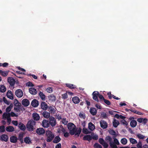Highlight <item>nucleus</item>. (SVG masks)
<instances>
[{
	"instance_id": "1",
	"label": "nucleus",
	"mask_w": 148,
	"mask_h": 148,
	"mask_svg": "<svg viewBox=\"0 0 148 148\" xmlns=\"http://www.w3.org/2000/svg\"><path fill=\"white\" fill-rule=\"evenodd\" d=\"M67 127L69 130L70 134L71 135L75 134L78 137L82 131V129L80 128H79L78 130V128L76 127V126L71 123H69L68 124Z\"/></svg>"
},
{
	"instance_id": "2",
	"label": "nucleus",
	"mask_w": 148,
	"mask_h": 148,
	"mask_svg": "<svg viewBox=\"0 0 148 148\" xmlns=\"http://www.w3.org/2000/svg\"><path fill=\"white\" fill-rule=\"evenodd\" d=\"M36 122L33 120L28 121V131L33 133L36 129Z\"/></svg>"
},
{
	"instance_id": "3",
	"label": "nucleus",
	"mask_w": 148,
	"mask_h": 148,
	"mask_svg": "<svg viewBox=\"0 0 148 148\" xmlns=\"http://www.w3.org/2000/svg\"><path fill=\"white\" fill-rule=\"evenodd\" d=\"M45 134L47 137L46 141L48 142H51L55 137L54 134L50 130L47 131Z\"/></svg>"
},
{
	"instance_id": "4",
	"label": "nucleus",
	"mask_w": 148,
	"mask_h": 148,
	"mask_svg": "<svg viewBox=\"0 0 148 148\" xmlns=\"http://www.w3.org/2000/svg\"><path fill=\"white\" fill-rule=\"evenodd\" d=\"M105 140L107 142H109L110 145L112 148H117L116 145L114 144L112 141V138L110 136H106Z\"/></svg>"
},
{
	"instance_id": "5",
	"label": "nucleus",
	"mask_w": 148,
	"mask_h": 148,
	"mask_svg": "<svg viewBox=\"0 0 148 148\" xmlns=\"http://www.w3.org/2000/svg\"><path fill=\"white\" fill-rule=\"evenodd\" d=\"M49 125L50 124L53 127L55 126L56 123L55 118L53 116H51L49 118Z\"/></svg>"
},
{
	"instance_id": "6",
	"label": "nucleus",
	"mask_w": 148,
	"mask_h": 148,
	"mask_svg": "<svg viewBox=\"0 0 148 148\" xmlns=\"http://www.w3.org/2000/svg\"><path fill=\"white\" fill-rule=\"evenodd\" d=\"M99 142L103 146L104 148H108V145L103 138H100L99 139Z\"/></svg>"
},
{
	"instance_id": "7",
	"label": "nucleus",
	"mask_w": 148,
	"mask_h": 148,
	"mask_svg": "<svg viewBox=\"0 0 148 148\" xmlns=\"http://www.w3.org/2000/svg\"><path fill=\"white\" fill-rule=\"evenodd\" d=\"M99 95V92L98 91H94L92 93L93 96L92 98L95 101L98 102L99 100H98V97Z\"/></svg>"
},
{
	"instance_id": "8",
	"label": "nucleus",
	"mask_w": 148,
	"mask_h": 148,
	"mask_svg": "<svg viewBox=\"0 0 148 148\" xmlns=\"http://www.w3.org/2000/svg\"><path fill=\"white\" fill-rule=\"evenodd\" d=\"M101 127L103 129L106 128L108 126L107 123L105 121L101 120L100 121Z\"/></svg>"
},
{
	"instance_id": "9",
	"label": "nucleus",
	"mask_w": 148,
	"mask_h": 148,
	"mask_svg": "<svg viewBox=\"0 0 148 148\" xmlns=\"http://www.w3.org/2000/svg\"><path fill=\"white\" fill-rule=\"evenodd\" d=\"M36 133L39 135H43L45 133V130L43 128L40 127L37 129Z\"/></svg>"
},
{
	"instance_id": "10",
	"label": "nucleus",
	"mask_w": 148,
	"mask_h": 148,
	"mask_svg": "<svg viewBox=\"0 0 148 148\" xmlns=\"http://www.w3.org/2000/svg\"><path fill=\"white\" fill-rule=\"evenodd\" d=\"M8 137L7 135L3 134L1 135L0 137V139L2 141H4L7 142L8 140Z\"/></svg>"
},
{
	"instance_id": "11",
	"label": "nucleus",
	"mask_w": 148,
	"mask_h": 148,
	"mask_svg": "<svg viewBox=\"0 0 148 148\" xmlns=\"http://www.w3.org/2000/svg\"><path fill=\"white\" fill-rule=\"evenodd\" d=\"M40 107L42 110L45 111L48 108V106L47 104L44 101L41 102Z\"/></svg>"
},
{
	"instance_id": "12",
	"label": "nucleus",
	"mask_w": 148,
	"mask_h": 148,
	"mask_svg": "<svg viewBox=\"0 0 148 148\" xmlns=\"http://www.w3.org/2000/svg\"><path fill=\"white\" fill-rule=\"evenodd\" d=\"M15 94L17 97L20 98L23 96V93L21 89H18L16 91Z\"/></svg>"
},
{
	"instance_id": "13",
	"label": "nucleus",
	"mask_w": 148,
	"mask_h": 148,
	"mask_svg": "<svg viewBox=\"0 0 148 148\" xmlns=\"http://www.w3.org/2000/svg\"><path fill=\"white\" fill-rule=\"evenodd\" d=\"M42 126L45 127H48L49 126V120L44 119L42 122Z\"/></svg>"
},
{
	"instance_id": "14",
	"label": "nucleus",
	"mask_w": 148,
	"mask_h": 148,
	"mask_svg": "<svg viewBox=\"0 0 148 148\" xmlns=\"http://www.w3.org/2000/svg\"><path fill=\"white\" fill-rule=\"evenodd\" d=\"M137 121L139 123H142L144 125H145L148 121V120L146 118H138Z\"/></svg>"
},
{
	"instance_id": "15",
	"label": "nucleus",
	"mask_w": 148,
	"mask_h": 148,
	"mask_svg": "<svg viewBox=\"0 0 148 148\" xmlns=\"http://www.w3.org/2000/svg\"><path fill=\"white\" fill-rule=\"evenodd\" d=\"M8 83L11 86H13L15 83V80L12 77H9L8 78Z\"/></svg>"
},
{
	"instance_id": "16",
	"label": "nucleus",
	"mask_w": 148,
	"mask_h": 148,
	"mask_svg": "<svg viewBox=\"0 0 148 148\" xmlns=\"http://www.w3.org/2000/svg\"><path fill=\"white\" fill-rule=\"evenodd\" d=\"M31 104L33 107H36L39 105V102L37 99H34L32 101Z\"/></svg>"
},
{
	"instance_id": "17",
	"label": "nucleus",
	"mask_w": 148,
	"mask_h": 148,
	"mask_svg": "<svg viewBox=\"0 0 148 148\" xmlns=\"http://www.w3.org/2000/svg\"><path fill=\"white\" fill-rule=\"evenodd\" d=\"M32 118L35 121H38L40 119V116L39 115L36 113H34L32 114Z\"/></svg>"
},
{
	"instance_id": "18",
	"label": "nucleus",
	"mask_w": 148,
	"mask_h": 148,
	"mask_svg": "<svg viewBox=\"0 0 148 148\" xmlns=\"http://www.w3.org/2000/svg\"><path fill=\"white\" fill-rule=\"evenodd\" d=\"M92 139V136L90 135H85L83 138V140H84L90 141Z\"/></svg>"
},
{
	"instance_id": "19",
	"label": "nucleus",
	"mask_w": 148,
	"mask_h": 148,
	"mask_svg": "<svg viewBox=\"0 0 148 148\" xmlns=\"http://www.w3.org/2000/svg\"><path fill=\"white\" fill-rule=\"evenodd\" d=\"M42 115L45 118L48 119L50 116V113L49 112L46 111H44L42 113Z\"/></svg>"
},
{
	"instance_id": "20",
	"label": "nucleus",
	"mask_w": 148,
	"mask_h": 148,
	"mask_svg": "<svg viewBox=\"0 0 148 148\" xmlns=\"http://www.w3.org/2000/svg\"><path fill=\"white\" fill-rule=\"evenodd\" d=\"M38 95L42 100L45 101V100L46 96L42 92L40 91L38 93Z\"/></svg>"
},
{
	"instance_id": "21",
	"label": "nucleus",
	"mask_w": 148,
	"mask_h": 148,
	"mask_svg": "<svg viewBox=\"0 0 148 148\" xmlns=\"http://www.w3.org/2000/svg\"><path fill=\"white\" fill-rule=\"evenodd\" d=\"M54 139L53 140V143H57L60 142L61 140L59 136H56L54 137Z\"/></svg>"
},
{
	"instance_id": "22",
	"label": "nucleus",
	"mask_w": 148,
	"mask_h": 148,
	"mask_svg": "<svg viewBox=\"0 0 148 148\" xmlns=\"http://www.w3.org/2000/svg\"><path fill=\"white\" fill-rule=\"evenodd\" d=\"M90 114L93 116L95 115L97 113L96 109L94 108H90Z\"/></svg>"
},
{
	"instance_id": "23",
	"label": "nucleus",
	"mask_w": 148,
	"mask_h": 148,
	"mask_svg": "<svg viewBox=\"0 0 148 148\" xmlns=\"http://www.w3.org/2000/svg\"><path fill=\"white\" fill-rule=\"evenodd\" d=\"M29 92L32 95H35L37 93L36 89L34 88H31L29 89Z\"/></svg>"
},
{
	"instance_id": "24",
	"label": "nucleus",
	"mask_w": 148,
	"mask_h": 148,
	"mask_svg": "<svg viewBox=\"0 0 148 148\" xmlns=\"http://www.w3.org/2000/svg\"><path fill=\"white\" fill-rule=\"evenodd\" d=\"M5 130L8 132H13L14 131V128L12 126H9L5 128Z\"/></svg>"
},
{
	"instance_id": "25",
	"label": "nucleus",
	"mask_w": 148,
	"mask_h": 148,
	"mask_svg": "<svg viewBox=\"0 0 148 148\" xmlns=\"http://www.w3.org/2000/svg\"><path fill=\"white\" fill-rule=\"evenodd\" d=\"M7 96L11 99H14L13 96L12 92L11 91H8L7 93Z\"/></svg>"
},
{
	"instance_id": "26",
	"label": "nucleus",
	"mask_w": 148,
	"mask_h": 148,
	"mask_svg": "<svg viewBox=\"0 0 148 148\" xmlns=\"http://www.w3.org/2000/svg\"><path fill=\"white\" fill-rule=\"evenodd\" d=\"M72 100L73 102L75 104L78 103L80 101L79 98L77 96L73 97Z\"/></svg>"
},
{
	"instance_id": "27",
	"label": "nucleus",
	"mask_w": 148,
	"mask_h": 148,
	"mask_svg": "<svg viewBox=\"0 0 148 148\" xmlns=\"http://www.w3.org/2000/svg\"><path fill=\"white\" fill-rule=\"evenodd\" d=\"M48 110L51 113L55 114L56 112V110L55 109V108H53L51 106L48 107Z\"/></svg>"
},
{
	"instance_id": "28",
	"label": "nucleus",
	"mask_w": 148,
	"mask_h": 148,
	"mask_svg": "<svg viewBox=\"0 0 148 148\" xmlns=\"http://www.w3.org/2000/svg\"><path fill=\"white\" fill-rule=\"evenodd\" d=\"M137 125V122L135 120H132L131 121L130 125L132 127H134L136 126Z\"/></svg>"
},
{
	"instance_id": "29",
	"label": "nucleus",
	"mask_w": 148,
	"mask_h": 148,
	"mask_svg": "<svg viewBox=\"0 0 148 148\" xmlns=\"http://www.w3.org/2000/svg\"><path fill=\"white\" fill-rule=\"evenodd\" d=\"M9 117H10V113H7V112H4L2 115V119L5 120Z\"/></svg>"
},
{
	"instance_id": "30",
	"label": "nucleus",
	"mask_w": 148,
	"mask_h": 148,
	"mask_svg": "<svg viewBox=\"0 0 148 148\" xmlns=\"http://www.w3.org/2000/svg\"><path fill=\"white\" fill-rule=\"evenodd\" d=\"M17 140V138L14 136H12L10 138V141L12 143H16Z\"/></svg>"
},
{
	"instance_id": "31",
	"label": "nucleus",
	"mask_w": 148,
	"mask_h": 148,
	"mask_svg": "<svg viewBox=\"0 0 148 148\" xmlns=\"http://www.w3.org/2000/svg\"><path fill=\"white\" fill-rule=\"evenodd\" d=\"M88 128L91 130L92 131L95 128V126L91 122H90L88 123Z\"/></svg>"
},
{
	"instance_id": "32",
	"label": "nucleus",
	"mask_w": 148,
	"mask_h": 148,
	"mask_svg": "<svg viewBox=\"0 0 148 148\" xmlns=\"http://www.w3.org/2000/svg\"><path fill=\"white\" fill-rule=\"evenodd\" d=\"M18 127L20 129L23 131H24L25 130L26 127L25 125L22 123H20L18 125Z\"/></svg>"
},
{
	"instance_id": "33",
	"label": "nucleus",
	"mask_w": 148,
	"mask_h": 148,
	"mask_svg": "<svg viewBox=\"0 0 148 148\" xmlns=\"http://www.w3.org/2000/svg\"><path fill=\"white\" fill-rule=\"evenodd\" d=\"M109 133L111 135L114 136L113 137H116V132L115 131L112 129H110L108 131Z\"/></svg>"
},
{
	"instance_id": "34",
	"label": "nucleus",
	"mask_w": 148,
	"mask_h": 148,
	"mask_svg": "<svg viewBox=\"0 0 148 148\" xmlns=\"http://www.w3.org/2000/svg\"><path fill=\"white\" fill-rule=\"evenodd\" d=\"M119 124V122L118 121L116 120L115 119H114L113 122V125L114 127H116Z\"/></svg>"
},
{
	"instance_id": "35",
	"label": "nucleus",
	"mask_w": 148,
	"mask_h": 148,
	"mask_svg": "<svg viewBox=\"0 0 148 148\" xmlns=\"http://www.w3.org/2000/svg\"><path fill=\"white\" fill-rule=\"evenodd\" d=\"M48 99L49 100L52 101H55L56 100V97L55 96L53 95H51L48 97Z\"/></svg>"
},
{
	"instance_id": "36",
	"label": "nucleus",
	"mask_w": 148,
	"mask_h": 148,
	"mask_svg": "<svg viewBox=\"0 0 148 148\" xmlns=\"http://www.w3.org/2000/svg\"><path fill=\"white\" fill-rule=\"evenodd\" d=\"M22 103L24 106H28V99H23L22 101Z\"/></svg>"
},
{
	"instance_id": "37",
	"label": "nucleus",
	"mask_w": 148,
	"mask_h": 148,
	"mask_svg": "<svg viewBox=\"0 0 148 148\" xmlns=\"http://www.w3.org/2000/svg\"><path fill=\"white\" fill-rule=\"evenodd\" d=\"M24 134L23 133H20L19 135L18 138L19 140L21 142V143L23 142V138Z\"/></svg>"
},
{
	"instance_id": "38",
	"label": "nucleus",
	"mask_w": 148,
	"mask_h": 148,
	"mask_svg": "<svg viewBox=\"0 0 148 148\" xmlns=\"http://www.w3.org/2000/svg\"><path fill=\"white\" fill-rule=\"evenodd\" d=\"M66 86L71 89H74L76 88V86L73 84H66Z\"/></svg>"
},
{
	"instance_id": "39",
	"label": "nucleus",
	"mask_w": 148,
	"mask_h": 148,
	"mask_svg": "<svg viewBox=\"0 0 148 148\" xmlns=\"http://www.w3.org/2000/svg\"><path fill=\"white\" fill-rule=\"evenodd\" d=\"M6 90L5 87L3 85H0V92H5Z\"/></svg>"
},
{
	"instance_id": "40",
	"label": "nucleus",
	"mask_w": 148,
	"mask_h": 148,
	"mask_svg": "<svg viewBox=\"0 0 148 148\" xmlns=\"http://www.w3.org/2000/svg\"><path fill=\"white\" fill-rule=\"evenodd\" d=\"M14 104L15 106H20L21 105V103L16 99H15L14 100Z\"/></svg>"
},
{
	"instance_id": "41",
	"label": "nucleus",
	"mask_w": 148,
	"mask_h": 148,
	"mask_svg": "<svg viewBox=\"0 0 148 148\" xmlns=\"http://www.w3.org/2000/svg\"><path fill=\"white\" fill-rule=\"evenodd\" d=\"M13 107V105L12 104H11L10 106L8 107L6 110V112H10L12 109V108Z\"/></svg>"
},
{
	"instance_id": "42",
	"label": "nucleus",
	"mask_w": 148,
	"mask_h": 148,
	"mask_svg": "<svg viewBox=\"0 0 148 148\" xmlns=\"http://www.w3.org/2000/svg\"><path fill=\"white\" fill-rule=\"evenodd\" d=\"M129 140L130 142L133 144H135L137 143V142L136 140L133 138H130Z\"/></svg>"
},
{
	"instance_id": "43",
	"label": "nucleus",
	"mask_w": 148,
	"mask_h": 148,
	"mask_svg": "<svg viewBox=\"0 0 148 148\" xmlns=\"http://www.w3.org/2000/svg\"><path fill=\"white\" fill-rule=\"evenodd\" d=\"M121 142L122 144L124 145H125L127 143V140L126 138H123L121 140Z\"/></svg>"
},
{
	"instance_id": "44",
	"label": "nucleus",
	"mask_w": 148,
	"mask_h": 148,
	"mask_svg": "<svg viewBox=\"0 0 148 148\" xmlns=\"http://www.w3.org/2000/svg\"><path fill=\"white\" fill-rule=\"evenodd\" d=\"M130 111L133 112H134V113L136 114H137L141 115L142 114V113L138 111L135 110L134 109H131Z\"/></svg>"
},
{
	"instance_id": "45",
	"label": "nucleus",
	"mask_w": 148,
	"mask_h": 148,
	"mask_svg": "<svg viewBox=\"0 0 148 148\" xmlns=\"http://www.w3.org/2000/svg\"><path fill=\"white\" fill-rule=\"evenodd\" d=\"M82 132L84 133L85 134H87L90 133L89 131L87 129L85 128H84L83 129Z\"/></svg>"
},
{
	"instance_id": "46",
	"label": "nucleus",
	"mask_w": 148,
	"mask_h": 148,
	"mask_svg": "<svg viewBox=\"0 0 148 148\" xmlns=\"http://www.w3.org/2000/svg\"><path fill=\"white\" fill-rule=\"evenodd\" d=\"M136 136L139 139H144L145 136L141 134H138L136 135Z\"/></svg>"
},
{
	"instance_id": "47",
	"label": "nucleus",
	"mask_w": 148,
	"mask_h": 148,
	"mask_svg": "<svg viewBox=\"0 0 148 148\" xmlns=\"http://www.w3.org/2000/svg\"><path fill=\"white\" fill-rule=\"evenodd\" d=\"M94 146L95 148H102V146L97 143H95Z\"/></svg>"
},
{
	"instance_id": "48",
	"label": "nucleus",
	"mask_w": 148,
	"mask_h": 148,
	"mask_svg": "<svg viewBox=\"0 0 148 148\" xmlns=\"http://www.w3.org/2000/svg\"><path fill=\"white\" fill-rule=\"evenodd\" d=\"M8 72L7 71H2V74H1V75L3 76V77H5L8 74Z\"/></svg>"
},
{
	"instance_id": "49",
	"label": "nucleus",
	"mask_w": 148,
	"mask_h": 148,
	"mask_svg": "<svg viewBox=\"0 0 148 148\" xmlns=\"http://www.w3.org/2000/svg\"><path fill=\"white\" fill-rule=\"evenodd\" d=\"M116 137H113L114 139V144L119 145V143L117 139L115 138Z\"/></svg>"
},
{
	"instance_id": "50",
	"label": "nucleus",
	"mask_w": 148,
	"mask_h": 148,
	"mask_svg": "<svg viewBox=\"0 0 148 148\" xmlns=\"http://www.w3.org/2000/svg\"><path fill=\"white\" fill-rule=\"evenodd\" d=\"M138 148H142V143L141 141H139L136 145Z\"/></svg>"
},
{
	"instance_id": "51",
	"label": "nucleus",
	"mask_w": 148,
	"mask_h": 148,
	"mask_svg": "<svg viewBox=\"0 0 148 148\" xmlns=\"http://www.w3.org/2000/svg\"><path fill=\"white\" fill-rule=\"evenodd\" d=\"M120 122L122 124L125 125V126H127L128 125L127 122L124 119H123Z\"/></svg>"
},
{
	"instance_id": "52",
	"label": "nucleus",
	"mask_w": 148,
	"mask_h": 148,
	"mask_svg": "<svg viewBox=\"0 0 148 148\" xmlns=\"http://www.w3.org/2000/svg\"><path fill=\"white\" fill-rule=\"evenodd\" d=\"M47 92L49 93H51L53 91L52 88L51 87H48L46 89Z\"/></svg>"
},
{
	"instance_id": "53",
	"label": "nucleus",
	"mask_w": 148,
	"mask_h": 148,
	"mask_svg": "<svg viewBox=\"0 0 148 148\" xmlns=\"http://www.w3.org/2000/svg\"><path fill=\"white\" fill-rule=\"evenodd\" d=\"M62 123L64 125H66L68 123V121H66V118H63L62 120Z\"/></svg>"
},
{
	"instance_id": "54",
	"label": "nucleus",
	"mask_w": 148,
	"mask_h": 148,
	"mask_svg": "<svg viewBox=\"0 0 148 148\" xmlns=\"http://www.w3.org/2000/svg\"><path fill=\"white\" fill-rule=\"evenodd\" d=\"M17 107H14V109L16 112H19L20 111V106Z\"/></svg>"
},
{
	"instance_id": "55",
	"label": "nucleus",
	"mask_w": 148,
	"mask_h": 148,
	"mask_svg": "<svg viewBox=\"0 0 148 148\" xmlns=\"http://www.w3.org/2000/svg\"><path fill=\"white\" fill-rule=\"evenodd\" d=\"M104 103L107 105L109 106L111 104V102L109 100L105 99L103 101Z\"/></svg>"
},
{
	"instance_id": "56",
	"label": "nucleus",
	"mask_w": 148,
	"mask_h": 148,
	"mask_svg": "<svg viewBox=\"0 0 148 148\" xmlns=\"http://www.w3.org/2000/svg\"><path fill=\"white\" fill-rule=\"evenodd\" d=\"M3 101L4 102L8 105H9L10 104L9 102L6 99L5 97H3Z\"/></svg>"
},
{
	"instance_id": "57",
	"label": "nucleus",
	"mask_w": 148,
	"mask_h": 148,
	"mask_svg": "<svg viewBox=\"0 0 148 148\" xmlns=\"http://www.w3.org/2000/svg\"><path fill=\"white\" fill-rule=\"evenodd\" d=\"M79 116L81 118H83L84 119L85 118V114L84 113L82 114L80 112L79 114Z\"/></svg>"
},
{
	"instance_id": "58",
	"label": "nucleus",
	"mask_w": 148,
	"mask_h": 148,
	"mask_svg": "<svg viewBox=\"0 0 148 148\" xmlns=\"http://www.w3.org/2000/svg\"><path fill=\"white\" fill-rule=\"evenodd\" d=\"M62 97L63 99H65L68 98V95L66 93H65L62 95Z\"/></svg>"
},
{
	"instance_id": "59",
	"label": "nucleus",
	"mask_w": 148,
	"mask_h": 148,
	"mask_svg": "<svg viewBox=\"0 0 148 148\" xmlns=\"http://www.w3.org/2000/svg\"><path fill=\"white\" fill-rule=\"evenodd\" d=\"M5 131V127L4 126H0V131L1 132H4Z\"/></svg>"
},
{
	"instance_id": "60",
	"label": "nucleus",
	"mask_w": 148,
	"mask_h": 148,
	"mask_svg": "<svg viewBox=\"0 0 148 148\" xmlns=\"http://www.w3.org/2000/svg\"><path fill=\"white\" fill-rule=\"evenodd\" d=\"M98 97H99V98L101 100H103V101L104 100V99H105L104 98V97L101 95H100L99 94V96Z\"/></svg>"
},
{
	"instance_id": "61",
	"label": "nucleus",
	"mask_w": 148,
	"mask_h": 148,
	"mask_svg": "<svg viewBox=\"0 0 148 148\" xmlns=\"http://www.w3.org/2000/svg\"><path fill=\"white\" fill-rule=\"evenodd\" d=\"M17 68L18 69V70H19V71H21L22 72H25V70L23 68H21L19 66H18L17 67Z\"/></svg>"
},
{
	"instance_id": "62",
	"label": "nucleus",
	"mask_w": 148,
	"mask_h": 148,
	"mask_svg": "<svg viewBox=\"0 0 148 148\" xmlns=\"http://www.w3.org/2000/svg\"><path fill=\"white\" fill-rule=\"evenodd\" d=\"M16 73L18 74L24 75L25 74V72H22L20 71H16Z\"/></svg>"
},
{
	"instance_id": "63",
	"label": "nucleus",
	"mask_w": 148,
	"mask_h": 148,
	"mask_svg": "<svg viewBox=\"0 0 148 148\" xmlns=\"http://www.w3.org/2000/svg\"><path fill=\"white\" fill-rule=\"evenodd\" d=\"M92 138L94 140H97L98 138V136L97 135H95L92 137Z\"/></svg>"
},
{
	"instance_id": "64",
	"label": "nucleus",
	"mask_w": 148,
	"mask_h": 148,
	"mask_svg": "<svg viewBox=\"0 0 148 148\" xmlns=\"http://www.w3.org/2000/svg\"><path fill=\"white\" fill-rule=\"evenodd\" d=\"M10 116H17L18 115L15 114L13 112H11L10 113Z\"/></svg>"
}]
</instances>
